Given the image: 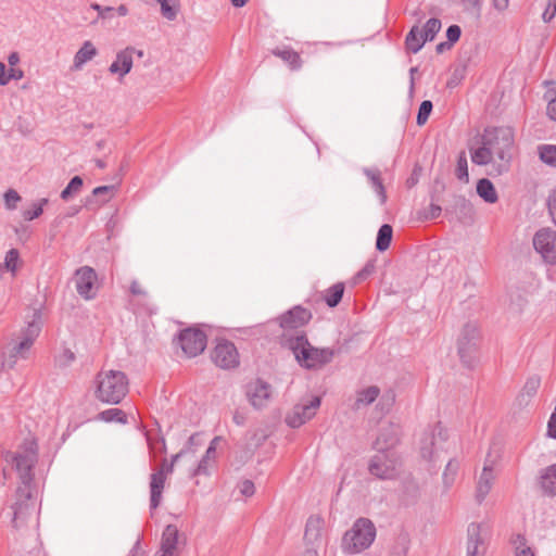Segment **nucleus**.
Returning a JSON list of instances; mask_svg holds the SVG:
<instances>
[{
    "label": "nucleus",
    "mask_w": 556,
    "mask_h": 556,
    "mask_svg": "<svg viewBox=\"0 0 556 556\" xmlns=\"http://www.w3.org/2000/svg\"><path fill=\"white\" fill-rule=\"evenodd\" d=\"M514 141L513 128L486 127L481 136V146L471 151V161L477 165H489L488 174L500 176L509 169Z\"/></svg>",
    "instance_id": "1"
},
{
    "label": "nucleus",
    "mask_w": 556,
    "mask_h": 556,
    "mask_svg": "<svg viewBox=\"0 0 556 556\" xmlns=\"http://www.w3.org/2000/svg\"><path fill=\"white\" fill-rule=\"evenodd\" d=\"M440 29L441 21L439 18L433 17L427 21L424 30L421 31L424 33L425 39L427 41H432L435 35L440 31Z\"/></svg>",
    "instance_id": "43"
},
{
    "label": "nucleus",
    "mask_w": 556,
    "mask_h": 556,
    "mask_svg": "<svg viewBox=\"0 0 556 556\" xmlns=\"http://www.w3.org/2000/svg\"><path fill=\"white\" fill-rule=\"evenodd\" d=\"M100 419L104 421H117L121 424L127 422L126 414L119 408H110L100 413Z\"/></svg>",
    "instance_id": "42"
},
{
    "label": "nucleus",
    "mask_w": 556,
    "mask_h": 556,
    "mask_svg": "<svg viewBox=\"0 0 556 556\" xmlns=\"http://www.w3.org/2000/svg\"><path fill=\"white\" fill-rule=\"evenodd\" d=\"M459 460L456 458L448 459L447 464L442 473V493L445 494L448 490L454 485L458 471H459Z\"/></svg>",
    "instance_id": "28"
},
{
    "label": "nucleus",
    "mask_w": 556,
    "mask_h": 556,
    "mask_svg": "<svg viewBox=\"0 0 556 556\" xmlns=\"http://www.w3.org/2000/svg\"><path fill=\"white\" fill-rule=\"evenodd\" d=\"M533 247L548 264H556V231L552 228H542L533 237Z\"/></svg>",
    "instance_id": "10"
},
{
    "label": "nucleus",
    "mask_w": 556,
    "mask_h": 556,
    "mask_svg": "<svg viewBox=\"0 0 556 556\" xmlns=\"http://www.w3.org/2000/svg\"><path fill=\"white\" fill-rule=\"evenodd\" d=\"M442 213V208L440 205L431 203L427 210L420 213V219L422 220H432L438 218Z\"/></svg>",
    "instance_id": "52"
},
{
    "label": "nucleus",
    "mask_w": 556,
    "mask_h": 556,
    "mask_svg": "<svg viewBox=\"0 0 556 556\" xmlns=\"http://www.w3.org/2000/svg\"><path fill=\"white\" fill-rule=\"evenodd\" d=\"M83 185H84V181H83L81 177H79V176L73 177L70 180L68 185L62 190L61 199L65 200V201L70 200L71 198H73L74 195H76L77 193L80 192Z\"/></svg>",
    "instance_id": "40"
},
{
    "label": "nucleus",
    "mask_w": 556,
    "mask_h": 556,
    "mask_svg": "<svg viewBox=\"0 0 556 556\" xmlns=\"http://www.w3.org/2000/svg\"><path fill=\"white\" fill-rule=\"evenodd\" d=\"M369 462V472L382 480L393 479L396 476V460L393 455L386 451H378Z\"/></svg>",
    "instance_id": "12"
},
{
    "label": "nucleus",
    "mask_w": 556,
    "mask_h": 556,
    "mask_svg": "<svg viewBox=\"0 0 556 556\" xmlns=\"http://www.w3.org/2000/svg\"><path fill=\"white\" fill-rule=\"evenodd\" d=\"M20 200H21L20 194L13 189H10L4 193L5 205L10 210H14L16 207V203Z\"/></svg>",
    "instance_id": "53"
},
{
    "label": "nucleus",
    "mask_w": 556,
    "mask_h": 556,
    "mask_svg": "<svg viewBox=\"0 0 556 556\" xmlns=\"http://www.w3.org/2000/svg\"><path fill=\"white\" fill-rule=\"evenodd\" d=\"M271 53L281 59L291 71H299L303 66L301 55L288 46L277 47L271 50Z\"/></svg>",
    "instance_id": "23"
},
{
    "label": "nucleus",
    "mask_w": 556,
    "mask_h": 556,
    "mask_svg": "<svg viewBox=\"0 0 556 556\" xmlns=\"http://www.w3.org/2000/svg\"><path fill=\"white\" fill-rule=\"evenodd\" d=\"M96 397L108 404H118L128 392V378L121 370H101L94 379Z\"/></svg>",
    "instance_id": "3"
},
{
    "label": "nucleus",
    "mask_w": 556,
    "mask_h": 556,
    "mask_svg": "<svg viewBox=\"0 0 556 556\" xmlns=\"http://www.w3.org/2000/svg\"><path fill=\"white\" fill-rule=\"evenodd\" d=\"M166 478L162 472H153L150 477V507L155 509L161 504Z\"/></svg>",
    "instance_id": "24"
},
{
    "label": "nucleus",
    "mask_w": 556,
    "mask_h": 556,
    "mask_svg": "<svg viewBox=\"0 0 556 556\" xmlns=\"http://www.w3.org/2000/svg\"><path fill=\"white\" fill-rule=\"evenodd\" d=\"M432 108L433 105L431 101L425 100L421 102L417 114V124L419 126L424 125L428 121L429 115L432 112Z\"/></svg>",
    "instance_id": "46"
},
{
    "label": "nucleus",
    "mask_w": 556,
    "mask_h": 556,
    "mask_svg": "<svg viewBox=\"0 0 556 556\" xmlns=\"http://www.w3.org/2000/svg\"><path fill=\"white\" fill-rule=\"evenodd\" d=\"M41 330L40 314L34 312L33 319L28 321L27 327L22 331L21 339L29 344H34Z\"/></svg>",
    "instance_id": "31"
},
{
    "label": "nucleus",
    "mask_w": 556,
    "mask_h": 556,
    "mask_svg": "<svg viewBox=\"0 0 556 556\" xmlns=\"http://www.w3.org/2000/svg\"><path fill=\"white\" fill-rule=\"evenodd\" d=\"M180 544H184V540L178 528L175 525H167L162 533L159 552L167 556H178Z\"/></svg>",
    "instance_id": "16"
},
{
    "label": "nucleus",
    "mask_w": 556,
    "mask_h": 556,
    "mask_svg": "<svg viewBox=\"0 0 556 556\" xmlns=\"http://www.w3.org/2000/svg\"><path fill=\"white\" fill-rule=\"evenodd\" d=\"M481 525L471 522L467 529V556H483L484 551L480 549L483 545V539L481 536Z\"/></svg>",
    "instance_id": "20"
},
{
    "label": "nucleus",
    "mask_w": 556,
    "mask_h": 556,
    "mask_svg": "<svg viewBox=\"0 0 556 556\" xmlns=\"http://www.w3.org/2000/svg\"><path fill=\"white\" fill-rule=\"evenodd\" d=\"M18 251L16 249H11L7 252L4 258V268L11 273H15L18 262Z\"/></svg>",
    "instance_id": "47"
},
{
    "label": "nucleus",
    "mask_w": 556,
    "mask_h": 556,
    "mask_svg": "<svg viewBox=\"0 0 556 556\" xmlns=\"http://www.w3.org/2000/svg\"><path fill=\"white\" fill-rule=\"evenodd\" d=\"M467 12L479 18L481 16L482 0H462Z\"/></svg>",
    "instance_id": "49"
},
{
    "label": "nucleus",
    "mask_w": 556,
    "mask_h": 556,
    "mask_svg": "<svg viewBox=\"0 0 556 556\" xmlns=\"http://www.w3.org/2000/svg\"><path fill=\"white\" fill-rule=\"evenodd\" d=\"M320 406V397L314 396L306 402H301L293 406V408L287 414L286 422L291 428H299L304 425L307 420L312 419L316 415V410Z\"/></svg>",
    "instance_id": "11"
},
{
    "label": "nucleus",
    "mask_w": 556,
    "mask_h": 556,
    "mask_svg": "<svg viewBox=\"0 0 556 556\" xmlns=\"http://www.w3.org/2000/svg\"><path fill=\"white\" fill-rule=\"evenodd\" d=\"M509 0H493V7L495 10L503 12L508 8Z\"/></svg>",
    "instance_id": "63"
},
{
    "label": "nucleus",
    "mask_w": 556,
    "mask_h": 556,
    "mask_svg": "<svg viewBox=\"0 0 556 556\" xmlns=\"http://www.w3.org/2000/svg\"><path fill=\"white\" fill-rule=\"evenodd\" d=\"M312 314L306 308L295 306L280 317V326L285 330L296 329L309 321Z\"/></svg>",
    "instance_id": "17"
},
{
    "label": "nucleus",
    "mask_w": 556,
    "mask_h": 556,
    "mask_svg": "<svg viewBox=\"0 0 556 556\" xmlns=\"http://www.w3.org/2000/svg\"><path fill=\"white\" fill-rule=\"evenodd\" d=\"M232 420L236 425L243 426L245 422V415L239 410H236L232 416Z\"/></svg>",
    "instance_id": "64"
},
{
    "label": "nucleus",
    "mask_w": 556,
    "mask_h": 556,
    "mask_svg": "<svg viewBox=\"0 0 556 556\" xmlns=\"http://www.w3.org/2000/svg\"><path fill=\"white\" fill-rule=\"evenodd\" d=\"M135 54L134 47H127L116 53L115 61L110 65L109 72L113 75H118L119 78L126 76L132 68V55Z\"/></svg>",
    "instance_id": "18"
},
{
    "label": "nucleus",
    "mask_w": 556,
    "mask_h": 556,
    "mask_svg": "<svg viewBox=\"0 0 556 556\" xmlns=\"http://www.w3.org/2000/svg\"><path fill=\"white\" fill-rule=\"evenodd\" d=\"M29 488L30 486L20 485L16 490V501L11 506L12 526L16 529L25 525L35 508L34 504L30 502L31 492Z\"/></svg>",
    "instance_id": "9"
},
{
    "label": "nucleus",
    "mask_w": 556,
    "mask_h": 556,
    "mask_svg": "<svg viewBox=\"0 0 556 556\" xmlns=\"http://www.w3.org/2000/svg\"><path fill=\"white\" fill-rule=\"evenodd\" d=\"M271 386L262 379H255L245 386V396L255 409L266 407L271 399Z\"/></svg>",
    "instance_id": "13"
},
{
    "label": "nucleus",
    "mask_w": 556,
    "mask_h": 556,
    "mask_svg": "<svg viewBox=\"0 0 556 556\" xmlns=\"http://www.w3.org/2000/svg\"><path fill=\"white\" fill-rule=\"evenodd\" d=\"M97 273L92 267L83 266L75 273V285L77 293L85 300H91L96 296L94 283Z\"/></svg>",
    "instance_id": "15"
},
{
    "label": "nucleus",
    "mask_w": 556,
    "mask_h": 556,
    "mask_svg": "<svg viewBox=\"0 0 556 556\" xmlns=\"http://www.w3.org/2000/svg\"><path fill=\"white\" fill-rule=\"evenodd\" d=\"M511 543L515 547L516 556H534L532 549L529 546H527V541L523 535L516 534L513 538Z\"/></svg>",
    "instance_id": "41"
},
{
    "label": "nucleus",
    "mask_w": 556,
    "mask_h": 556,
    "mask_svg": "<svg viewBox=\"0 0 556 556\" xmlns=\"http://www.w3.org/2000/svg\"><path fill=\"white\" fill-rule=\"evenodd\" d=\"M186 459L188 463H194V453L191 450H181L179 453L175 454L172 457L170 463L164 458L160 465V468L155 472H162L163 477H167L174 471L175 465L180 460Z\"/></svg>",
    "instance_id": "29"
},
{
    "label": "nucleus",
    "mask_w": 556,
    "mask_h": 556,
    "mask_svg": "<svg viewBox=\"0 0 556 556\" xmlns=\"http://www.w3.org/2000/svg\"><path fill=\"white\" fill-rule=\"evenodd\" d=\"M380 394V389L376 386H370L357 391L356 399L353 404V409L358 410L372 404Z\"/></svg>",
    "instance_id": "30"
},
{
    "label": "nucleus",
    "mask_w": 556,
    "mask_h": 556,
    "mask_svg": "<svg viewBox=\"0 0 556 556\" xmlns=\"http://www.w3.org/2000/svg\"><path fill=\"white\" fill-rule=\"evenodd\" d=\"M206 334L202 330L193 327L181 330L177 338L178 345L188 357H194L201 354L206 348Z\"/></svg>",
    "instance_id": "8"
},
{
    "label": "nucleus",
    "mask_w": 556,
    "mask_h": 556,
    "mask_svg": "<svg viewBox=\"0 0 556 556\" xmlns=\"http://www.w3.org/2000/svg\"><path fill=\"white\" fill-rule=\"evenodd\" d=\"M540 386L541 379L538 376L528 378L516 399L518 405L527 406L538 393Z\"/></svg>",
    "instance_id": "26"
},
{
    "label": "nucleus",
    "mask_w": 556,
    "mask_h": 556,
    "mask_svg": "<svg viewBox=\"0 0 556 556\" xmlns=\"http://www.w3.org/2000/svg\"><path fill=\"white\" fill-rule=\"evenodd\" d=\"M555 14H556V2L551 0L549 3L547 4L546 10L542 14V18L545 23H548L554 18Z\"/></svg>",
    "instance_id": "57"
},
{
    "label": "nucleus",
    "mask_w": 556,
    "mask_h": 556,
    "mask_svg": "<svg viewBox=\"0 0 556 556\" xmlns=\"http://www.w3.org/2000/svg\"><path fill=\"white\" fill-rule=\"evenodd\" d=\"M363 173L366 175V177L370 180L372 188L377 192V194L380 197L381 203H384L387 200L384 186L381 180V173L377 168H364Z\"/></svg>",
    "instance_id": "35"
},
{
    "label": "nucleus",
    "mask_w": 556,
    "mask_h": 556,
    "mask_svg": "<svg viewBox=\"0 0 556 556\" xmlns=\"http://www.w3.org/2000/svg\"><path fill=\"white\" fill-rule=\"evenodd\" d=\"M97 54L98 50L90 40L85 41L74 55L73 70H81L83 66L87 62L91 61Z\"/></svg>",
    "instance_id": "27"
},
{
    "label": "nucleus",
    "mask_w": 556,
    "mask_h": 556,
    "mask_svg": "<svg viewBox=\"0 0 556 556\" xmlns=\"http://www.w3.org/2000/svg\"><path fill=\"white\" fill-rule=\"evenodd\" d=\"M159 3L161 4V13L166 20L174 21L177 17L178 8L170 5L167 0H161Z\"/></svg>",
    "instance_id": "51"
},
{
    "label": "nucleus",
    "mask_w": 556,
    "mask_h": 556,
    "mask_svg": "<svg viewBox=\"0 0 556 556\" xmlns=\"http://www.w3.org/2000/svg\"><path fill=\"white\" fill-rule=\"evenodd\" d=\"M286 345L293 352L298 363L306 369H318L329 364L336 352L330 348L313 346L306 334L296 331L293 336L285 334Z\"/></svg>",
    "instance_id": "2"
},
{
    "label": "nucleus",
    "mask_w": 556,
    "mask_h": 556,
    "mask_svg": "<svg viewBox=\"0 0 556 556\" xmlns=\"http://www.w3.org/2000/svg\"><path fill=\"white\" fill-rule=\"evenodd\" d=\"M114 192V186H100L93 189L92 195L93 197H100L105 195V199L103 202H106L111 199Z\"/></svg>",
    "instance_id": "54"
},
{
    "label": "nucleus",
    "mask_w": 556,
    "mask_h": 556,
    "mask_svg": "<svg viewBox=\"0 0 556 556\" xmlns=\"http://www.w3.org/2000/svg\"><path fill=\"white\" fill-rule=\"evenodd\" d=\"M477 193L486 203H495L498 199L494 185L488 178L478 180Z\"/></svg>",
    "instance_id": "33"
},
{
    "label": "nucleus",
    "mask_w": 556,
    "mask_h": 556,
    "mask_svg": "<svg viewBox=\"0 0 556 556\" xmlns=\"http://www.w3.org/2000/svg\"><path fill=\"white\" fill-rule=\"evenodd\" d=\"M31 346V344L21 339L20 342L15 343L12 346L8 356H4L1 363V368L7 367L9 369H12L16 365L18 359H26L28 357Z\"/></svg>",
    "instance_id": "21"
},
{
    "label": "nucleus",
    "mask_w": 556,
    "mask_h": 556,
    "mask_svg": "<svg viewBox=\"0 0 556 556\" xmlns=\"http://www.w3.org/2000/svg\"><path fill=\"white\" fill-rule=\"evenodd\" d=\"M427 42L424 33L417 25L413 26L405 38L406 49L413 53H417Z\"/></svg>",
    "instance_id": "32"
},
{
    "label": "nucleus",
    "mask_w": 556,
    "mask_h": 556,
    "mask_svg": "<svg viewBox=\"0 0 556 556\" xmlns=\"http://www.w3.org/2000/svg\"><path fill=\"white\" fill-rule=\"evenodd\" d=\"M456 176L459 180L468 181V164L464 153H462L458 157Z\"/></svg>",
    "instance_id": "50"
},
{
    "label": "nucleus",
    "mask_w": 556,
    "mask_h": 556,
    "mask_svg": "<svg viewBox=\"0 0 556 556\" xmlns=\"http://www.w3.org/2000/svg\"><path fill=\"white\" fill-rule=\"evenodd\" d=\"M462 35V29L458 25H451L448 26L446 30V37L447 41H450L452 45L458 41L459 37Z\"/></svg>",
    "instance_id": "55"
},
{
    "label": "nucleus",
    "mask_w": 556,
    "mask_h": 556,
    "mask_svg": "<svg viewBox=\"0 0 556 556\" xmlns=\"http://www.w3.org/2000/svg\"><path fill=\"white\" fill-rule=\"evenodd\" d=\"M48 203V199H41L39 202L34 203L31 208L25 210L23 212V217L25 220H33L38 218L43 212V205Z\"/></svg>",
    "instance_id": "44"
},
{
    "label": "nucleus",
    "mask_w": 556,
    "mask_h": 556,
    "mask_svg": "<svg viewBox=\"0 0 556 556\" xmlns=\"http://www.w3.org/2000/svg\"><path fill=\"white\" fill-rule=\"evenodd\" d=\"M547 207H548V213L552 217V220L556 225V191H553L548 195Z\"/></svg>",
    "instance_id": "56"
},
{
    "label": "nucleus",
    "mask_w": 556,
    "mask_h": 556,
    "mask_svg": "<svg viewBox=\"0 0 556 556\" xmlns=\"http://www.w3.org/2000/svg\"><path fill=\"white\" fill-rule=\"evenodd\" d=\"M393 229L389 224H383L377 235L376 249L380 252L386 251L392 241Z\"/></svg>",
    "instance_id": "36"
},
{
    "label": "nucleus",
    "mask_w": 556,
    "mask_h": 556,
    "mask_svg": "<svg viewBox=\"0 0 556 556\" xmlns=\"http://www.w3.org/2000/svg\"><path fill=\"white\" fill-rule=\"evenodd\" d=\"M480 341L479 326L472 321L465 324L457 340V353L464 366L472 368L477 364Z\"/></svg>",
    "instance_id": "6"
},
{
    "label": "nucleus",
    "mask_w": 556,
    "mask_h": 556,
    "mask_svg": "<svg viewBox=\"0 0 556 556\" xmlns=\"http://www.w3.org/2000/svg\"><path fill=\"white\" fill-rule=\"evenodd\" d=\"M343 293L344 283L338 282L326 290L324 299L329 307H336L342 300Z\"/></svg>",
    "instance_id": "38"
},
{
    "label": "nucleus",
    "mask_w": 556,
    "mask_h": 556,
    "mask_svg": "<svg viewBox=\"0 0 556 556\" xmlns=\"http://www.w3.org/2000/svg\"><path fill=\"white\" fill-rule=\"evenodd\" d=\"M240 493L244 496H252L255 492L254 483L251 480H244L240 484Z\"/></svg>",
    "instance_id": "58"
},
{
    "label": "nucleus",
    "mask_w": 556,
    "mask_h": 556,
    "mask_svg": "<svg viewBox=\"0 0 556 556\" xmlns=\"http://www.w3.org/2000/svg\"><path fill=\"white\" fill-rule=\"evenodd\" d=\"M90 8L98 12L100 18H106L108 14L113 11L112 7H101L98 3H92Z\"/></svg>",
    "instance_id": "59"
},
{
    "label": "nucleus",
    "mask_w": 556,
    "mask_h": 556,
    "mask_svg": "<svg viewBox=\"0 0 556 556\" xmlns=\"http://www.w3.org/2000/svg\"><path fill=\"white\" fill-rule=\"evenodd\" d=\"M324 521L317 516H311L305 526L304 540L308 545L317 544L321 539Z\"/></svg>",
    "instance_id": "25"
},
{
    "label": "nucleus",
    "mask_w": 556,
    "mask_h": 556,
    "mask_svg": "<svg viewBox=\"0 0 556 556\" xmlns=\"http://www.w3.org/2000/svg\"><path fill=\"white\" fill-rule=\"evenodd\" d=\"M7 463H12L23 486H30L34 473L33 469L38 460V445L34 439H25L16 452L3 453Z\"/></svg>",
    "instance_id": "4"
},
{
    "label": "nucleus",
    "mask_w": 556,
    "mask_h": 556,
    "mask_svg": "<svg viewBox=\"0 0 556 556\" xmlns=\"http://www.w3.org/2000/svg\"><path fill=\"white\" fill-rule=\"evenodd\" d=\"M541 486L544 493L556 495V464L547 467L541 475Z\"/></svg>",
    "instance_id": "34"
},
{
    "label": "nucleus",
    "mask_w": 556,
    "mask_h": 556,
    "mask_svg": "<svg viewBox=\"0 0 556 556\" xmlns=\"http://www.w3.org/2000/svg\"><path fill=\"white\" fill-rule=\"evenodd\" d=\"M194 460H197L194 458ZM197 462H194L193 464L190 463L191 465H194ZM208 465H210V460L206 459L204 456L201 458V460L198 462L197 466H191L188 470V476L190 478H193L195 476H200V475H207L208 473Z\"/></svg>",
    "instance_id": "45"
},
{
    "label": "nucleus",
    "mask_w": 556,
    "mask_h": 556,
    "mask_svg": "<svg viewBox=\"0 0 556 556\" xmlns=\"http://www.w3.org/2000/svg\"><path fill=\"white\" fill-rule=\"evenodd\" d=\"M409 548V538L406 533H401L394 540L389 556H406Z\"/></svg>",
    "instance_id": "39"
},
{
    "label": "nucleus",
    "mask_w": 556,
    "mask_h": 556,
    "mask_svg": "<svg viewBox=\"0 0 556 556\" xmlns=\"http://www.w3.org/2000/svg\"><path fill=\"white\" fill-rule=\"evenodd\" d=\"M446 430L439 424L431 432L425 433L420 440V455L424 459L435 463L445 452Z\"/></svg>",
    "instance_id": "7"
},
{
    "label": "nucleus",
    "mask_w": 556,
    "mask_h": 556,
    "mask_svg": "<svg viewBox=\"0 0 556 556\" xmlns=\"http://www.w3.org/2000/svg\"><path fill=\"white\" fill-rule=\"evenodd\" d=\"M212 359L216 366L223 369H231L239 365V353L232 342L223 340L216 344L212 353Z\"/></svg>",
    "instance_id": "14"
},
{
    "label": "nucleus",
    "mask_w": 556,
    "mask_h": 556,
    "mask_svg": "<svg viewBox=\"0 0 556 556\" xmlns=\"http://www.w3.org/2000/svg\"><path fill=\"white\" fill-rule=\"evenodd\" d=\"M24 77V72L21 70V68H13L11 67L8 72H7V79H8V83L11 80V79H15V80H20Z\"/></svg>",
    "instance_id": "60"
},
{
    "label": "nucleus",
    "mask_w": 556,
    "mask_h": 556,
    "mask_svg": "<svg viewBox=\"0 0 556 556\" xmlns=\"http://www.w3.org/2000/svg\"><path fill=\"white\" fill-rule=\"evenodd\" d=\"M376 538L375 525L366 518H359L342 538V549L348 554L359 553L368 548Z\"/></svg>",
    "instance_id": "5"
},
{
    "label": "nucleus",
    "mask_w": 556,
    "mask_h": 556,
    "mask_svg": "<svg viewBox=\"0 0 556 556\" xmlns=\"http://www.w3.org/2000/svg\"><path fill=\"white\" fill-rule=\"evenodd\" d=\"M218 438H215L210 446L207 447L206 452H205V455L204 457L206 459H208L210 462L213 460L215 458V455H216V442H217Z\"/></svg>",
    "instance_id": "62"
},
{
    "label": "nucleus",
    "mask_w": 556,
    "mask_h": 556,
    "mask_svg": "<svg viewBox=\"0 0 556 556\" xmlns=\"http://www.w3.org/2000/svg\"><path fill=\"white\" fill-rule=\"evenodd\" d=\"M130 292L134 295H140V296H146L147 295V291L142 288V286L137 280H134L131 282V285H130Z\"/></svg>",
    "instance_id": "61"
},
{
    "label": "nucleus",
    "mask_w": 556,
    "mask_h": 556,
    "mask_svg": "<svg viewBox=\"0 0 556 556\" xmlns=\"http://www.w3.org/2000/svg\"><path fill=\"white\" fill-rule=\"evenodd\" d=\"M539 159L549 167H556V144L538 146Z\"/></svg>",
    "instance_id": "37"
},
{
    "label": "nucleus",
    "mask_w": 556,
    "mask_h": 556,
    "mask_svg": "<svg viewBox=\"0 0 556 556\" xmlns=\"http://www.w3.org/2000/svg\"><path fill=\"white\" fill-rule=\"evenodd\" d=\"M399 441V427L394 424H388L381 427L379 435L377 437L374 447L377 451L388 452Z\"/></svg>",
    "instance_id": "19"
},
{
    "label": "nucleus",
    "mask_w": 556,
    "mask_h": 556,
    "mask_svg": "<svg viewBox=\"0 0 556 556\" xmlns=\"http://www.w3.org/2000/svg\"><path fill=\"white\" fill-rule=\"evenodd\" d=\"M375 268H376L375 261L374 260L368 261L365 264V266L355 275V277H354L355 283L367 279L370 275L374 274Z\"/></svg>",
    "instance_id": "48"
},
{
    "label": "nucleus",
    "mask_w": 556,
    "mask_h": 556,
    "mask_svg": "<svg viewBox=\"0 0 556 556\" xmlns=\"http://www.w3.org/2000/svg\"><path fill=\"white\" fill-rule=\"evenodd\" d=\"M494 480L493 467L485 463L477 483L476 497L481 503L492 489Z\"/></svg>",
    "instance_id": "22"
}]
</instances>
